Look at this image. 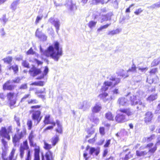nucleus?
I'll return each instance as SVG.
<instances>
[{
    "instance_id": "obj_1",
    "label": "nucleus",
    "mask_w": 160,
    "mask_h": 160,
    "mask_svg": "<svg viewBox=\"0 0 160 160\" xmlns=\"http://www.w3.org/2000/svg\"><path fill=\"white\" fill-rule=\"evenodd\" d=\"M12 132V126H9L7 128L5 127H2L0 130V141L4 147V148H2L1 154L2 160H17V156H15L16 150L14 148L12 149L8 157H7L8 148V141L11 139L9 133Z\"/></svg>"
},
{
    "instance_id": "obj_2",
    "label": "nucleus",
    "mask_w": 160,
    "mask_h": 160,
    "mask_svg": "<svg viewBox=\"0 0 160 160\" xmlns=\"http://www.w3.org/2000/svg\"><path fill=\"white\" fill-rule=\"evenodd\" d=\"M42 55L47 57H50L55 61H58L62 55V48L58 41L54 42L53 45H50L45 50H41Z\"/></svg>"
},
{
    "instance_id": "obj_3",
    "label": "nucleus",
    "mask_w": 160,
    "mask_h": 160,
    "mask_svg": "<svg viewBox=\"0 0 160 160\" xmlns=\"http://www.w3.org/2000/svg\"><path fill=\"white\" fill-rule=\"evenodd\" d=\"M115 117L114 121L118 123H124L128 121L126 116L128 117H131L133 114V112L130 108H120L118 109Z\"/></svg>"
},
{
    "instance_id": "obj_4",
    "label": "nucleus",
    "mask_w": 160,
    "mask_h": 160,
    "mask_svg": "<svg viewBox=\"0 0 160 160\" xmlns=\"http://www.w3.org/2000/svg\"><path fill=\"white\" fill-rule=\"evenodd\" d=\"M157 147L153 142L149 143L145 147L141 146L138 150L136 151V155L138 157H144L148 154V152L153 154L156 151Z\"/></svg>"
},
{
    "instance_id": "obj_5",
    "label": "nucleus",
    "mask_w": 160,
    "mask_h": 160,
    "mask_svg": "<svg viewBox=\"0 0 160 160\" xmlns=\"http://www.w3.org/2000/svg\"><path fill=\"white\" fill-rule=\"evenodd\" d=\"M109 80L110 82L106 81L104 82V86H102L101 89V92L106 91L108 89L109 87L114 88L120 82V78L114 77H112Z\"/></svg>"
},
{
    "instance_id": "obj_6",
    "label": "nucleus",
    "mask_w": 160,
    "mask_h": 160,
    "mask_svg": "<svg viewBox=\"0 0 160 160\" xmlns=\"http://www.w3.org/2000/svg\"><path fill=\"white\" fill-rule=\"evenodd\" d=\"M15 93L14 92H8L6 95L8 100V106L11 108L15 107V104L16 103L17 99L16 98L13 99L15 97Z\"/></svg>"
},
{
    "instance_id": "obj_7",
    "label": "nucleus",
    "mask_w": 160,
    "mask_h": 160,
    "mask_svg": "<svg viewBox=\"0 0 160 160\" xmlns=\"http://www.w3.org/2000/svg\"><path fill=\"white\" fill-rule=\"evenodd\" d=\"M30 113H32V118L34 122L37 123H39L41 120L42 116H41V112L39 110H31L30 111Z\"/></svg>"
},
{
    "instance_id": "obj_8",
    "label": "nucleus",
    "mask_w": 160,
    "mask_h": 160,
    "mask_svg": "<svg viewBox=\"0 0 160 160\" xmlns=\"http://www.w3.org/2000/svg\"><path fill=\"white\" fill-rule=\"evenodd\" d=\"M23 145H21L19 149V155L21 158H23L24 154V151L28 150H29V146L28 145V142L27 140H25L23 142Z\"/></svg>"
},
{
    "instance_id": "obj_9",
    "label": "nucleus",
    "mask_w": 160,
    "mask_h": 160,
    "mask_svg": "<svg viewBox=\"0 0 160 160\" xmlns=\"http://www.w3.org/2000/svg\"><path fill=\"white\" fill-rule=\"evenodd\" d=\"M130 101L131 105H135L137 104L142 105L143 107L145 106L141 101L140 98L136 95H133L130 98Z\"/></svg>"
},
{
    "instance_id": "obj_10",
    "label": "nucleus",
    "mask_w": 160,
    "mask_h": 160,
    "mask_svg": "<svg viewBox=\"0 0 160 160\" xmlns=\"http://www.w3.org/2000/svg\"><path fill=\"white\" fill-rule=\"evenodd\" d=\"M30 145L31 147L34 148V159H36L40 158L39 153L40 152V148L39 146L37 145L36 143L34 142L33 141L29 142Z\"/></svg>"
},
{
    "instance_id": "obj_11",
    "label": "nucleus",
    "mask_w": 160,
    "mask_h": 160,
    "mask_svg": "<svg viewBox=\"0 0 160 160\" xmlns=\"http://www.w3.org/2000/svg\"><path fill=\"white\" fill-rule=\"evenodd\" d=\"M153 114L151 111L147 112L144 115L143 121L146 125L151 123L153 118Z\"/></svg>"
},
{
    "instance_id": "obj_12",
    "label": "nucleus",
    "mask_w": 160,
    "mask_h": 160,
    "mask_svg": "<svg viewBox=\"0 0 160 160\" xmlns=\"http://www.w3.org/2000/svg\"><path fill=\"white\" fill-rule=\"evenodd\" d=\"M149 93H151L146 98L147 101L151 102L156 100L158 98V94L156 92L155 88H153L148 90Z\"/></svg>"
},
{
    "instance_id": "obj_13",
    "label": "nucleus",
    "mask_w": 160,
    "mask_h": 160,
    "mask_svg": "<svg viewBox=\"0 0 160 160\" xmlns=\"http://www.w3.org/2000/svg\"><path fill=\"white\" fill-rule=\"evenodd\" d=\"M12 81L9 80L5 82L2 85V89L4 91H12L16 87L15 85L11 84Z\"/></svg>"
},
{
    "instance_id": "obj_14",
    "label": "nucleus",
    "mask_w": 160,
    "mask_h": 160,
    "mask_svg": "<svg viewBox=\"0 0 160 160\" xmlns=\"http://www.w3.org/2000/svg\"><path fill=\"white\" fill-rule=\"evenodd\" d=\"M158 72V69L157 68H152L150 69L149 72L150 77H148L147 78V81L150 84L154 82V80L153 79L151 78V77L154 75H156Z\"/></svg>"
},
{
    "instance_id": "obj_15",
    "label": "nucleus",
    "mask_w": 160,
    "mask_h": 160,
    "mask_svg": "<svg viewBox=\"0 0 160 160\" xmlns=\"http://www.w3.org/2000/svg\"><path fill=\"white\" fill-rule=\"evenodd\" d=\"M23 137L24 134L22 132L15 134L12 137V142L14 145H16L17 143L19 142L20 139Z\"/></svg>"
},
{
    "instance_id": "obj_16",
    "label": "nucleus",
    "mask_w": 160,
    "mask_h": 160,
    "mask_svg": "<svg viewBox=\"0 0 160 160\" xmlns=\"http://www.w3.org/2000/svg\"><path fill=\"white\" fill-rule=\"evenodd\" d=\"M41 70L37 68L34 66H33L29 70L28 72L30 75L32 77H35L41 73Z\"/></svg>"
},
{
    "instance_id": "obj_17",
    "label": "nucleus",
    "mask_w": 160,
    "mask_h": 160,
    "mask_svg": "<svg viewBox=\"0 0 160 160\" xmlns=\"http://www.w3.org/2000/svg\"><path fill=\"white\" fill-rule=\"evenodd\" d=\"M89 149V153L90 155L92 154L94 152H95V155L97 156L100 152V148L99 147L96 149L94 147H90V146L88 145L86 148L85 150L87 151Z\"/></svg>"
},
{
    "instance_id": "obj_18",
    "label": "nucleus",
    "mask_w": 160,
    "mask_h": 160,
    "mask_svg": "<svg viewBox=\"0 0 160 160\" xmlns=\"http://www.w3.org/2000/svg\"><path fill=\"white\" fill-rule=\"evenodd\" d=\"M52 153L48 151L46 152L44 155L42 156V160H54Z\"/></svg>"
},
{
    "instance_id": "obj_19",
    "label": "nucleus",
    "mask_w": 160,
    "mask_h": 160,
    "mask_svg": "<svg viewBox=\"0 0 160 160\" xmlns=\"http://www.w3.org/2000/svg\"><path fill=\"white\" fill-rule=\"evenodd\" d=\"M117 102L120 106H126L128 105V100L124 97H120L118 99Z\"/></svg>"
},
{
    "instance_id": "obj_20",
    "label": "nucleus",
    "mask_w": 160,
    "mask_h": 160,
    "mask_svg": "<svg viewBox=\"0 0 160 160\" xmlns=\"http://www.w3.org/2000/svg\"><path fill=\"white\" fill-rule=\"evenodd\" d=\"M56 124L57 125V127L55 129V131L58 134H62L63 133V129L62 126L60 123V121L57 120H56Z\"/></svg>"
},
{
    "instance_id": "obj_21",
    "label": "nucleus",
    "mask_w": 160,
    "mask_h": 160,
    "mask_svg": "<svg viewBox=\"0 0 160 160\" xmlns=\"http://www.w3.org/2000/svg\"><path fill=\"white\" fill-rule=\"evenodd\" d=\"M115 117L114 115L111 111H108L105 114V118L108 121H114Z\"/></svg>"
},
{
    "instance_id": "obj_22",
    "label": "nucleus",
    "mask_w": 160,
    "mask_h": 160,
    "mask_svg": "<svg viewBox=\"0 0 160 160\" xmlns=\"http://www.w3.org/2000/svg\"><path fill=\"white\" fill-rule=\"evenodd\" d=\"M89 4L91 6L97 5L101 3L102 4H104L107 3L106 0H92L89 2Z\"/></svg>"
},
{
    "instance_id": "obj_23",
    "label": "nucleus",
    "mask_w": 160,
    "mask_h": 160,
    "mask_svg": "<svg viewBox=\"0 0 160 160\" xmlns=\"http://www.w3.org/2000/svg\"><path fill=\"white\" fill-rule=\"evenodd\" d=\"M50 115H46L44 117V118L43 120V122L45 125H47L49 124H53L54 125L55 122L54 121L51 122L50 120Z\"/></svg>"
},
{
    "instance_id": "obj_24",
    "label": "nucleus",
    "mask_w": 160,
    "mask_h": 160,
    "mask_svg": "<svg viewBox=\"0 0 160 160\" xmlns=\"http://www.w3.org/2000/svg\"><path fill=\"white\" fill-rule=\"evenodd\" d=\"M102 109V107L100 104L97 103L95 104L92 109V112L94 113L99 112Z\"/></svg>"
},
{
    "instance_id": "obj_25",
    "label": "nucleus",
    "mask_w": 160,
    "mask_h": 160,
    "mask_svg": "<svg viewBox=\"0 0 160 160\" xmlns=\"http://www.w3.org/2000/svg\"><path fill=\"white\" fill-rule=\"evenodd\" d=\"M112 15L113 14L110 13L102 15V18L101 22H102L105 21L110 20L111 19V17Z\"/></svg>"
},
{
    "instance_id": "obj_26",
    "label": "nucleus",
    "mask_w": 160,
    "mask_h": 160,
    "mask_svg": "<svg viewBox=\"0 0 160 160\" xmlns=\"http://www.w3.org/2000/svg\"><path fill=\"white\" fill-rule=\"evenodd\" d=\"M59 140V136L56 135L52 137L51 139V142L52 146H55Z\"/></svg>"
},
{
    "instance_id": "obj_27",
    "label": "nucleus",
    "mask_w": 160,
    "mask_h": 160,
    "mask_svg": "<svg viewBox=\"0 0 160 160\" xmlns=\"http://www.w3.org/2000/svg\"><path fill=\"white\" fill-rule=\"evenodd\" d=\"M13 58L11 56H8L2 59L5 63L10 64L11 63L12 61Z\"/></svg>"
},
{
    "instance_id": "obj_28",
    "label": "nucleus",
    "mask_w": 160,
    "mask_h": 160,
    "mask_svg": "<svg viewBox=\"0 0 160 160\" xmlns=\"http://www.w3.org/2000/svg\"><path fill=\"white\" fill-rule=\"evenodd\" d=\"M8 69L9 70H11V69H12L14 74L17 73L18 71V67L17 65H14L8 68Z\"/></svg>"
},
{
    "instance_id": "obj_29",
    "label": "nucleus",
    "mask_w": 160,
    "mask_h": 160,
    "mask_svg": "<svg viewBox=\"0 0 160 160\" xmlns=\"http://www.w3.org/2000/svg\"><path fill=\"white\" fill-rule=\"evenodd\" d=\"M35 136V135L34 134L33 131H31L28 137V139L29 142L33 141V140L34 139Z\"/></svg>"
},
{
    "instance_id": "obj_30",
    "label": "nucleus",
    "mask_w": 160,
    "mask_h": 160,
    "mask_svg": "<svg viewBox=\"0 0 160 160\" xmlns=\"http://www.w3.org/2000/svg\"><path fill=\"white\" fill-rule=\"evenodd\" d=\"M44 84V82L43 81L35 82L31 84V85L36 86H43Z\"/></svg>"
},
{
    "instance_id": "obj_31",
    "label": "nucleus",
    "mask_w": 160,
    "mask_h": 160,
    "mask_svg": "<svg viewBox=\"0 0 160 160\" xmlns=\"http://www.w3.org/2000/svg\"><path fill=\"white\" fill-rule=\"evenodd\" d=\"M120 30L118 29H117L115 30L109 31L108 33V35H109L113 36L119 33Z\"/></svg>"
},
{
    "instance_id": "obj_32",
    "label": "nucleus",
    "mask_w": 160,
    "mask_h": 160,
    "mask_svg": "<svg viewBox=\"0 0 160 160\" xmlns=\"http://www.w3.org/2000/svg\"><path fill=\"white\" fill-rule=\"evenodd\" d=\"M155 135L154 134H152L149 137L145 138V142H148L152 141L155 138Z\"/></svg>"
},
{
    "instance_id": "obj_33",
    "label": "nucleus",
    "mask_w": 160,
    "mask_h": 160,
    "mask_svg": "<svg viewBox=\"0 0 160 160\" xmlns=\"http://www.w3.org/2000/svg\"><path fill=\"white\" fill-rule=\"evenodd\" d=\"M44 144L43 148L45 150H48V151L52 148V144H48L45 141L44 142Z\"/></svg>"
},
{
    "instance_id": "obj_34",
    "label": "nucleus",
    "mask_w": 160,
    "mask_h": 160,
    "mask_svg": "<svg viewBox=\"0 0 160 160\" xmlns=\"http://www.w3.org/2000/svg\"><path fill=\"white\" fill-rule=\"evenodd\" d=\"M28 104L29 105H31L32 104H37L38 103V101L36 99H31L30 100H28L27 101Z\"/></svg>"
},
{
    "instance_id": "obj_35",
    "label": "nucleus",
    "mask_w": 160,
    "mask_h": 160,
    "mask_svg": "<svg viewBox=\"0 0 160 160\" xmlns=\"http://www.w3.org/2000/svg\"><path fill=\"white\" fill-rule=\"evenodd\" d=\"M52 23L54 26L56 28L57 31L58 32L59 29V21H56L55 20H53L52 22Z\"/></svg>"
},
{
    "instance_id": "obj_36",
    "label": "nucleus",
    "mask_w": 160,
    "mask_h": 160,
    "mask_svg": "<svg viewBox=\"0 0 160 160\" xmlns=\"http://www.w3.org/2000/svg\"><path fill=\"white\" fill-rule=\"evenodd\" d=\"M25 160H31V151L29 150L27 151V156ZM33 160H40V158L33 159Z\"/></svg>"
},
{
    "instance_id": "obj_37",
    "label": "nucleus",
    "mask_w": 160,
    "mask_h": 160,
    "mask_svg": "<svg viewBox=\"0 0 160 160\" xmlns=\"http://www.w3.org/2000/svg\"><path fill=\"white\" fill-rule=\"evenodd\" d=\"M31 97L30 93L26 94L21 98L20 100V102H22L26 101V99L28 98H30Z\"/></svg>"
},
{
    "instance_id": "obj_38",
    "label": "nucleus",
    "mask_w": 160,
    "mask_h": 160,
    "mask_svg": "<svg viewBox=\"0 0 160 160\" xmlns=\"http://www.w3.org/2000/svg\"><path fill=\"white\" fill-rule=\"evenodd\" d=\"M96 139L97 134H96L93 138L91 139H89L88 140V142L90 144H93L95 142Z\"/></svg>"
},
{
    "instance_id": "obj_39",
    "label": "nucleus",
    "mask_w": 160,
    "mask_h": 160,
    "mask_svg": "<svg viewBox=\"0 0 160 160\" xmlns=\"http://www.w3.org/2000/svg\"><path fill=\"white\" fill-rule=\"evenodd\" d=\"M110 25V23L107 24L103 26H102L98 29L97 31L98 32H99L102 29L107 28Z\"/></svg>"
},
{
    "instance_id": "obj_40",
    "label": "nucleus",
    "mask_w": 160,
    "mask_h": 160,
    "mask_svg": "<svg viewBox=\"0 0 160 160\" xmlns=\"http://www.w3.org/2000/svg\"><path fill=\"white\" fill-rule=\"evenodd\" d=\"M108 96V93L106 92H104L103 93L99 94L98 96L101 99H103Z\"/></svg>"
},
{
    "instance_id": "obj_41",
    "label": "nucleus",
    "mask_w": 160,
    "mask_h": 160,
    "mask_svg": "<svg viewBox=\"0 0 160 160\" xmlns=\"http://www.w3.org/2000/svg\"><path fill=\"white\" fill-rule=\"evenodd\" d=\"M27 125L28 126V129L30 130L32 126V122L31 120H28L27 122Z\"/></svg>"
},
{
    "instance_id": "obj_42",
    "label": "nucleus",
    "mask_w": 160,
    "mask_h": 160,
    "mask_svg": "<svg viewBox=\"0 0 160 160\" xmlns=\"http://www.w3.org/2000/svg\"><path fill=\"white\" fill-rule=\"evenodd\" d=\"M14 120L16 122L18 126L19 127L20 126V119L19 117L17 116H15L14 117Z\"/></svg>"
},
{
    "instance_id": "obj_43",
    "label": "nucleus",
    "mask_w": 160,
    "mask_h": 160,
    "mask_svg": "<svg viewBox=\"0 0 160 160\" xmlns=\"http://www.w3.org/2000/svg\"><path fill=\"white\" fill-rule=\"evenodd\" d=\"M52 125L51 126H49L47 127L46 128H45L44 129V132H46L48 130H52L54 127L56 125V123L55 122L54 125H53V124H51Z\"/></svg>"
},
{
    "instance_id": "obj_44",
    "label": "nucleus",
    "mask_w": 160,
    "mask_h": 160,
    "mask_svg": "<svg viewBox=\"0 0 160 160\" xmlns=\"http://www.w3.org/2000/svg\"><path fill=\"white\" fill-rule=\"evenodd\" d=\"M96 23V22H94L92 21H90L88 23V26L90 28H92L95 26Z\"/></svg>"
},
{
    "instance_id": "obj_45",
    "label": "nucleus",
    "mask_w": 160,
    "mask_h": 160,
    "mask_svg": "<svg viewBox=\"0 0 160 160\" xmlns=\"http://www.w3.org/2000/svg\"><path fill=\"white\" fill-rule=\"evenodd\" d=\"M110 2H111L114 6H117L118 5V0H108L107 1V3Z\"/></svg>"
},
{
    "instance_id": "obj_46",
    "label": "nucleus",
    "mask_w": 160,
    "mask_h": 160,
    "mask_svg": "<svg viewBox=\"0 0 160 160\" xmlns=\"http://www.w3.org/2000/svg\"><path fill=\"white\" fill-rule=\"evenodd\" d=\"M35 53V52L33 51L32 48H31L26 52L27 55H33Z\"/></svg>"
},
{
    "instance_id": "obj_47",
    "label": "nucleus",
    "mask_w": 160,
    "mask_h": 160,
    "mask_svg": "<svg viewBox=\"0 0 160 160\" xmlns=\"http://www.w3.org/2000/svg\"><path fill=\"white\" fill-rule=\"evenodd\" d=\"M143 11V10L141 8H140L136 9L134 12V13L137 15H139Z\"/></svg>"
},
{
    "instance_id": "obj_48",
    "label": "nucleus",
    "mask_w": 160,
    "mask_h": 160,
    "mask_svg": "<svg viewBox=\"0 0 160 160\" xmlns=\"http://www.w3.org/2000/svg\"><path fill=\"white\" fill-rule=\"evenodd\" d=\"M83 157L84 160H91L90 156L88 155V153L86 152H85L83 153Z\"/></svg>"
},
{
    "instance_id": "obj_49",
    "label": "nucleus",
    "mask_w": 160,
    "mask_h": 160,
    "mask_svg": "<svg viewBox=\"0 0 160 160\" xmlns=\"http://www.w3.org/2000/svg\"><path fill=\"white\" fill-rule=\"evenodd\" d=\"M22 65L25 68H29V63L26 60L23 61L22 62Z\"/></svg>"
},
{
    "instance_id": "obj_50",
    "label": "nucleus",
    "mask_w": 160,
    "mask_h": 160,
    "mask_svg": "<svg viewBox=\"0 0 160 160\" xmlns=\"http://www.w3.org/2000/svg\"><path fill=\"white\" fill-rule=\"evenodd\" d=\"M160 63V61L158 59H155L152 62V65L153 66H156Z\"/></svg>"
},
{
    "instance_id": "obj_51",
    "label": "nucleus",
    "mask_w": 160,
    "mask_h": 160,
    "mask_svg": "<svg viewBox=\"0 0 160 160\" xmlns=\"http://www.w3.org/2000/svg\"><path fill=\"white\" fill-rule=\"evenodd\" d=\"M99 132L102 135H104L105 134V128L103 127H100L99 128Z\"/></svg>"
},
{
    "instance_id": "obj_52",
    "label": "nucleus",
    "mask_w": 160,
    "mask_h": 160,
    "mask_svg": "<svg viewBox=\"0 0 160 160\" xmlns=\"http://www.w3.org/2000/svg\"><path fill=\"white\" fill-rule=\"evenodd\" d=\"M94 130H92L91 131H87V132L88 133V135L86 136V138H88L90 137L91 136V135L94 133Z\"/></svg>"
},
{
    "instance_id": "obj_53",
    "label": "nucleus",
    "mask_w": 160,
    "mask_h": 160,
    "mask_svg": "<svg viewBox=\"0 0 160 160\" xmlns=\"http://www.w3.org/2000/svg\"><path fill=\"white\" fill-rule=\"evenodd\" d=\"M45 93V89L44 88L43 89V90H41L40 91H37L35 92L36 94L38 95L39 94H42Z\"/></svg>"
},
{
    "instance_id": "obj_54",
    "label": "nucleus",
    "mask_w": 160,
    "mask_h": 160,
    "mask_svg": "<svg viewBox=\"0 0 160 160\" xmlns=\"http://www.w3.org/2000/svg\"><path fill=\"white\" fill-rule=\"evenodd\" d=\"M27 88V84L24 83L22 84L19 87V89H24Z\"/></svg>"
},
{
    "instance_id": "obj_55",
    "label": "nucleus",
    "mask_w": 160,
    "mask_h": 160,
    "mask_svg": "<svg viewBox=\"0 0 160 160\" xmlns=\"http://www.w3.org/2000/svg\"><path fill=\"white\" fill-rule=\"evenodd\" d=\"M21 80V79L20 77H18L15 78V79L13 80L12 81V82L14 83H19Z\"/></svg>"
},
{
    "instance_id": "obj_56",
    "label": "nucleus",
    "mask_w": 160,
    "mask_h": 160,
    "mask_svg": "<svg viewBox=\"0 0 160 160\" xmlns=\"http://www.w3.org/2000/svg\"><path fill=\"white\" fill-rule=\"evenodd\" d=\"M111 142V139H108L106 141V143L104 145V147L105 148H107L109 146V145L110 144Z\"/></svg>"
},
{
    "instance_id": "obj_57",
    "label": "nucleus",
    "mask_w": 160,
    "mask_h": 160,
    "mask_svg": "<svg viewBox=\"0 0 160 160\" xmlns=\"http://www.w3.org/2000/svg\"><path fill=\"white\" fill-rule=\"evenodd\" d=\"M137 67L134 65L132 66L131 68H129L128 71L130 72H134L136 71Z\"/></svg>"
},
{
    "instance_id": "obj_58",
    "label": "nucleus",
    "mask_w": 160,
    "mask_h": 160,
    "mask_svg": "<svg viewBox=\"0 0 160 160\" xmlns=\"http://www.w3.org/2000/svg\"><path fill=\"white\" fill-rule=\"evenodd\" d=\"M41 107V106L40 105H33L32 106L30 107L32 109H38L40 108Z\"/></svg>"
},
{
    "instance_id": "obj_59",
    "label": "nucleus",
    "mask_w": 160,
    "mask_h": 160,
    "mask_svg": "<svg viewBox=\"0 0 160 160\" xmlns=\"http://www.w3.org/2000/svg\"><path fill=\"white\" fill-rule=\"evenodd\" d=\"M130 158L128 156V154L126 155L124 157L121 158H120V160H128Z\"/></svg>"
},
{
    "instance_id": "obj_60",
    "label": "nucleus",
    "mask_w": 160,
    "mask_h": 160,
    "mask_svg": "<svg viewBox=\"0 0 160 160\" xmlns=\"http://www.w3.org/2000/svg\"><path fill=\"white\" fill-rule=\"evenodd\" d=\"M6 96L5 95L3 92L0 93V98L4 100L5 99Z\"/></svg>"
},
{
    "instance_id": "obj_61",
    "label": "nucleus",
    "mask_w": 160,
    "mask_h": 160,
    "mask_svg": "<svg viewBox=\"0 0 160 160\" xmlns=\"http://www.w3.org/2000/svg\"><path fill=\"white\" fill-rule=\"evenodd\" d=\"M112 92L114 94H117L119 93V91L118 88H115L112 91Z\"/></svg>"
},
{
    "instance_id": "obj_62",
    "label": "nucleus",
    "mask_w": 160,
    "mask_h": 160,
    "mask_svg": "<svg viewBox=\"0 0 160 160\" xmlns=\"http://www.w3.org/2000/svg\"><path fill=\"white\" fill-rule=\"evenodd\" d=\"M42 18V17L37 16L35 21V23L36 24H37L40 20H41Z\"/></svg>"
},
{
    "instance_id": "obj_63",
    "label": "nucleus",
    "mask_w": 160,
    "mask_h": 160,
    "mask_svg": "<svg viewBox=\"0 0 160 160\" xmlns=\"http://www.w3.org/2000/svg\"><path fill=\"white\" fill-rule=\"evenodd\" d=\"M108 153V150L107 149H104L103 151L102 154V156L103 157H105Z\"/></svg>"
},
{
    "instance_id": "obj_64",
    "label": "nucleus",
    "mask_w": 160,
    "mask_h": 160,
    "mask_svg": "<svg viewBox=\"0 0 160 160\" xmlns=\"http://www.w3.org/2000/svg\"><path fill=\"white\" fill-rule=\"evenodd\" d=\"M154 8H159L160 7V1L157 3H155L153 5Z\"/></svg>"
}]
</instances>
